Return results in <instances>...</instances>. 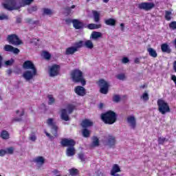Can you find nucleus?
Wrapping results in <instances>:
<instances>
[{
	"label": "nucleus",
	"mask_w": 176,
	"mask_h": 176,
	"mask_svg": "<svg viewBox=\"0 0 176 176\" xmlns=\"http://www.w3.org/2000/svg\"><path fill=\"white\" fill-rule=\"evenodd\" d=\"M76 52L78 51L76 48H74V47H69L66 49L65 54H67V56H69L76 53Z\"/></svg>",
	"instance_id": "nucleus-20"
},
{
	"label": "nucleus",
	"mask_w": 176,
	"mask_h": 176,
	"mask_svg": "<svg viewBox=\"0 0 176 176\" xmlns=\"http://www.w3.org/2000/svg\"><path fill=\"white\" fill-rule=\"evenodd\" d=\"M126 120L131 125V127H132L133 129H135V127L137 126V122L135 121V117H134L133 116H128L126 118Z\"/></svg>",
	"instance_id": "nucleus-16"
},
{
	"label": "nucleus",
	"mask_w": 176,
	"mask_h": 176,
	"mask_svg": "<svg viewBox=\"0 0 176 176\" xmlns=\"http://www.w3.org/2000/svg\"><path fill=\"white\" fill-rule=\"evenodd\" d=\"M60 118L62 120H65V122H68V120H69V116H68L66 109H61Z\"/></svg>",
	"instance_id": "nucleus-18"
},
{
	"label": "nucleus",
	"mask_w": 176,
	"mask_h": 176,
	"mask_svg": "<svg viewBox=\"0 0 176 176\" xmlns=\"http://www.w3.org/2000/svg\"><path fill=\"white\" fill-rule=\"evenodd\" d=\"M36 10H38L37 6H33L28 9V12L30 14L34 13V12H36Z\"/></svg>",
	"instance_id": "nucleus-41"
},
{
	"label": "nucleus",
	"mask_w": 176,
	"mask_h": 176,
	"mask_svg": "<svg viewBox=\"0 0 176 176\" xmlns=\"http://www.w3.org/2000/svg\"><path fill=\"white\" fill-rule=\"evenodd\" d=\"M33 162L37 164H40V166H43L45 164V158L42 156H38L33 160Z\"/></svg>",
	"instance_id": "nucleus-19"
},
{
	"label": "nucleus",
	"mask_w": 176,
	"mask_h": 176,
	"mask_svg": "<svg viewBox=\"0 0 176 176\" xmlns=\"http://www.w3.org/2000/svg\"><path fill=\"white\" fill-rule=\"evenodd\" d=\"M65 23L67 25H70L71 23L74 21V19L72 20L71 18H68V19H66L65 20Z\"/></svg>",
	"instance_id": "nucleus-49"
},
{
	"label": "nucleus",
	"mask_w": 176,
	"mask_h": 176,
	"mask_svg": "<svg viewBox=\"0 0 176 176\" xmlns=\"http://www.w3.org/2000/svg\"><path fill=\"white\" fill-rule=\"evenodd\" d=\"M48 99H49V102H48V105H52V104H54V98H53L52 95H48Z\"/></svg>",
	"instance_id": "nucleus-37"
},
{
	"label": "nucleus",
	"mask_w": 176,
	"mask_h": 176,
	"mask_svg": "<svg viewBox=\"0 0 176 176\" xmlns=\"http://www.w3.org/2000/svg\"><path fill=\"white\" fill-rule=\"evenodd\" d=\"M65 10H66L67 13H68V14H69V13H71V8H70V7H67L65 8Z\"/></svg>",
	"instance_id": "nucleus-60"
},
{
	"label": "nucleus",
	"mask_w": 176,
	"mask_h": 176,
	"mask_svg": "<svg viewBox=\"0 0 176 176\" xmlns=\"http://www.w3.org/2000/svg\"><path fill=\"white\" fill-rule=\"evenodd\" d=\"M26 23L31 24V23H32V19L31 18L26 19Z\"/></svg>",
	"instance_id": "nucleus-59"
},
{
	"label": "nucleus",
	"mask_w": 176,
	"mask_h": 176,
	"mask_svg": "<svg viewBox=\"0 0 176 176\" xmlns=\"http://www.w3.org/2000/svg\"><path fill=\"white\" fill-rule=\"evenodd\" d=\"M107 144L111 148H112V146H115V145H116V138L112 135H109Z\"/></svg>",
	"instance_id": "nucleus-15"
},
{
	"label": "nucleus",
	"mask_w": 176,
	"mask_h": 176,
	"mask_svg": "<svg viewBox=\"0 0 176 176\" xmlns=\"http://www.w3.org/2000/svg\"><path fill=\"white\" fill-rule=\"evenodd\" d=\"M169 28L173 30H176V21H173L169 23Z\"/></svg>",
	"instance_id": "nucleus-38"
},
{
	"label": "nucleus",
	"mask_w": 176,
	"mask_h": 176,
	"mask_svg": "<svg viewBox=\"0 0 176 176\" xmlns=\"http://www.w3.org/2000/svg\"><path fill=\"white\" fill-rule=\"evenodd\" d=\"M101 24H95V23H89L87 25L89 30H98V28H101Z\"/></svg>",
	"instance_id": "nucleus-27"
},
{
	"label": "nucleus",
	"mask_w": 176,
	"mask_h": 176,
	"mask_svg": "<svg viewBox=\"0 0 176 176\" xmlns=\"http://www.w3.org/2000/svg\"><path fill=\"white\" fill-rule=\"evenodd\" d=\"M92 145L93 146H100V140L97 136L93 137Z\"/></svg>",
	"instance_id": "nucleus-30"
},
{
	"label": "nucleus",
	"mask_w": 176,
	"mask_h": 176,
	"mask_svg": "<svg viewBox=\"0 0 176 176\" xmlns=\"http://www.w3.org/2000/svg\"><path fill=\"white\" fill-rule=\"evenodd\" d=\"M78 159H80V160L81 162H85V160H86V158H85V154L83 153H79L78 154Z\"/></svg>",
	"instance_id": "nucleus-46"
},
{
	"label": "nucleus",
	"mask_w": 176,
	"mask_h": 176,
	"mask_svg": "<svg viewBox=\"0 0 176 176\" xmlns=\"http://www.w3.org/2000/svg\"><path fill=\"white\" fill-rule=\"evenodd\" d=\"M166 142V138H158V144L160 145H163L164 142Z\"/></svg>",
	"instance_id": "nucleus-45"
},
{
	"label": "nucleus",
	"mask_w": 176,
	"mask_h": 176,
	"mask_svg": "<svg viewBox=\"0 0 176 176\" xmlns=\"http://www.w3.org/2000/svg\"><path fill=\"white\" fill-rule=\"evenodd\" d=\"M7 41L11 45H22L23 43V41L20 40V38H19V36L14 34L8 35L7 37Z\"/></svg>",
	"instance_id": "nucleus-8"
},
{
	"label": "nucleus",
	"mask_w": 176,
	"mask_h": 176,
	"mask_svg": "<svg viewBox=\"0 0 176 176\" xmlns=\"http://www.w3.org/2000/svg\"><path fill=\"white\" fill-rule=\"evenodd\" d=\"M116 78L119 80H124V79H126V76L124 74H120L116 76Z\"/></svg>",
	"instance_id": "nucleus-42"
},
{
	"label": "nucleus",
	"mask_w": 176,
	"mask_h": 176,
	"mask_svg": "<svg viewBox=\"0 0 176 176\" xmlns=\"http://www.w3.org/2000/svg\"><path fill=\"white\" fill-rule=\"evenodd\" d=\"M6 154V150L1 149L0 150V156L3 157L5 156Z\"/></svg>",
	"instance_id": "nucleus-52"
},
{
	"label": "nucleus",
	"mask_w": 176,
	"mask_h": 176,
	"mask_svg": "<svg viewBox=\"0 0 176 176\" xmlns=\"http://www.w3.org/2000/svg\"><path fill=\"white\" fill-rule=\"evenodd\" d=\"M121 31H124V23H120Z\"/></svg>",
	"instance_id": "nucleus-62"
},
{
	"label": "nucleus",
	"mask_w": 176,
	"mask_h": 176,
	"mask_svg": "<svg viewBox=\"0 0 176 176\" xmlns=\"http://www.w3.org/2000/svg\"><path fill=\"white\" fill-rule=\"evenodd\" d=\"M142 98L144 100V101L149 100V94H148L146 92H144L142 96Z\"/></svg>",
	"instance_id": "nucleus-40"
},
{
	"label": "nucleus",
	"mask_w": 176,
	"mask_h": 176,
	"mask_svg": "<svg viewBox=\"0 0 176 176\" xmlns=\"http://www.w3.org/2000/svg\"><path fill=\"white\" fill-rule=\"evenodd\" d=\"M84 46H85V47L87 49H93L94 47V45L93 44L91 40L86 41L84 43Z\"/></svg>",
	"instance_id": "nucleus-29"
},
{
	"label": "nucleus",
	"mask_w": 176,
	"mask_h": 176,
	"mask_svg": "<svg viewBox=\"0 0 176 176\" xmlns=\"http://www.w3.org/2000/svg\"><path fill=\"white\" fill-rule=\"evenodd\" d=\"M80 47H83V41H80L75 43L74 48L76 49L77 52L78 49H80Z\"/></svg>",
	"instance_id": "nucleus-34"
},
{
	"label": "nucleus",
	"mask_w": 176,
	"mask_h": 176,
	"mask_svg": "<svg viewBox=\"0 0 176 176\" xmlns=\"http://www.w3.org/2000/svg\"><path fill=\"white\" fill-rule=\"evenodd\" d=\"M34 0H5L3 7L6 10H19L24 5L31 4Z\"/></svg>",
	"instance_id": "nucleus-1"
},
{
	"label": "nucleus",
	"mask_w": 176,
	"mask_h": 176,
	"mask_svg": "<svg viewBox=\"0 0 176 176\" xmlns=\"http://www.w3.org/2000/svg\"><path fill=\"white\" fill-rule=\"evenodd\" d=\"M60 144L63 147L69 146V148H70L72 146H75L76 142L73 139L63 138L60 141Z\"/></svg>",
	"instance_id": "nucleus-10"
},
{
	"label": "nucleus",
	"mask_w": 176,
	"mask_h": 176,
	"mask_svg": "<svg viewBox=\"0 0 176 176\" xmlns=\"http://www.w3.org/2000/svg\"><path fill=\"white\" fill-rule=\"evenodd\" d=\"M6 152L7 155H13L14 153V148L13 147H8L6 149Z\"/></svg>",
	"instance_id": "nucleus-35"
},
{
	"label": "nucleus",
	"mask_w": 176,
	"mask_h": 176,
	"mask_svg": "<svg viewBox=\"0 0 176 176\" xmlns=\"http://www.w3.org/2000/svg\"><path fill=\"white\" fill-rule=\"evenodd\" d=\"M101 36H102V34L100 32H93L91 34L92 39H98V38H101Z\"/></svg>",
	"instance_id": "nucleus-28"
},
{
	"label": "nucleus",
	"mask_w": 176,
	"mask_h": 176,
	"mask_svg": "<svg viewBox=\"0 0 176 176\" xmlns=\"http://www.w3.org/2000/svg\"><path fill=\"white\" fill-rule=\"evenodd\" d=\"M74 91L76 94L80 96V97H85V96H86V89L82 86H76L74 89Z\"/></svg>",
	"instance_id": "nucleus-11"
},
{
	"label": "nucleus",
	"mask_w": 176,
	"mask_h": 176,
	"mask_svg": "<svg viewBox=\"0 0 176 176\" xmlns=\"http://www.w3.org/2000/svg\"><path fill=\"white\" fill-rule=\"evenodd\" d=\"M3 49H4L5 52H12L13 46L10 45H6L4 46Z\"/></svg>",
	"instance_id": "nucleus-36"
},
{
	"label": "nucleus",
	"mask_w": 176,
	"mask_h": 176,
	"mask_svg": "<svg viewBox=\"0 0 176 176\" xmlns=\"http://www.w3.org/2000/svg\"><path fill=\"white\" fill-rule=\"evenodd\" d=\"M72 24L75 30H83L85 28V23L78 19H73Z\"/></svg>",
	"instance_id": "nucleus-12"
},
{
	"label": "nucleus",
	"mask_w": 176,
	"mask_h": 176,
	"mask_svg": "<svg viewBox=\"0 0 176 176\" xmlns=\"http://www.w3.org/2000/svg\"><path fill=\"white\" fill-rule=\"evenodd\" d=\"M147 52L151 57H153V58H156V57H157V52H156L155 49L152 47L147 48Z\"/></svg>",
	"instance_id": "nucleus-21"
},
{
	"label": "nucleus",
	"mask_w": 176,
	"mask_h": 176,
	"mask_svg": "<svg viewBox=\"0 0 176 176\" xmlns=\"http://www.w3.org/2000/svg\"><path fill=\"white\" fill-rule=\"evenodd\" d=\"M69 113H72L74 112V110L75 109V107L73 105H69L67 107Z\"/></svg>",
	"instance_id": "nucleus-47"
},
{
	"label": "nucleus",
	"mask_w": 176,
	"mask_h": 176,
	"mask_svg": "<svg viewBox=\"0 0 176 176\" xmlns=\"http://www.w3.org/2000/svg\"><path fill=\"white\" fill-rule=\"evenodd\" d=\"M67 156H74L75 155V147H68L66 150Z\"/></svg>",
	"instance_id": "nucleus-26"
},
{
	"label": "nucleus",
	"mask_w": 176,
	"mask_h": 176,
	"mask_svg": "<svg viewBox=\"0 0 176 176\" xmlns=\"http://www.w3.org/2000/svg\"><path fill=\"white\" fill-rule=\"evenodd\" d=\"M135 64H140V58H136L134 60Z\"/></svg>",
	"instance_id": "nucleus-63"
},
{
	"label": "nucleus",
	"mask_w": 176,
	"mask_h": 176,
	"mask_svg": "<svg viewBox=\"0 0 176 176\" xmlns=\"http://www.w3.org/2000/svg\"><path fill=\"white\" fill-rule=\"evenodd\" d=\"M12 72H13V70H12V69H9L6 71V73L8 74V75H9V76H10V75H12Z\"/></svg>",
	"instance_id": "nucleus-57"
},
{
	"label": "nucleus",
	"mask_w": 176,
	"mask_h": 176,
	"mask_svg": "<svg viewBox=\"0 0 176 176\" xmlns=\"http://www.w3.org/2000/svg\"><path fill=\"white\" fill-rule=\"evenodd\" d=\"M138 9L140 10H145L146 12H149L155 8V3L152 2H142L138 4Z\"/></svg>",
	"instance_id": "nucleus-9"
},
{
	"label": "nucleus",
	"mask_w": 176,
	"mask_h": 176,
	"mask_svg": "<svg viewBox=\"0 0 176 176\" xmlns=\"http://www.w3.org/2000/svg\"><path fill=\"white\" fill-rule=\"evenodd\" d=\"M43 57H44V58H45V60H49L50 58H51L52 55L49 52L44 51L43 52Z\"/></svg>",
	"instance_id": "nucleus-39"
},
{
	"label": "nucleus",
	"mask_w": 176,
	"mask_h": 176,
	"mask_svg": "<svg viewBox=\"0 0 176 176\" xmlns=\"http://www.w3.org/2000/svg\"><path fill=\"white\" fill-rule=\"evenodd\" d=\"M23 119L21 118H15L12 119V122H21Z\"/></svg>",
	"instance_id": "nucleus-55"
},
{
	"label": "nucleus",
	"mask_w": 176,
	"mask_h": 176,
	"mask_svg": "<svg viewBox=\"0 0 176 176\" xmlns=\"http://www.w3.org/2000/svg\"><path fill=\"white\" fill-rule=\"evenodd\" d=\"M14 63V59L11 58L10 60H6L5 62L6 65H12Z\"/></svg>",
	"instance_id": "nucleus-48"
},
{
	"label": "nucleus",
	"mask_w": 176,
	"mask_h": 176,
	"mask_svg": "<svg viewBox=\"0 0 176 176\" xmlns=\"http://www.w3.org/2000/svg\"><path fill=\"white\" fill-rule=\"evenodd\" d=\"M2 61H3V57L0 54V68H2Z\"/></svg>",
	"instance_id": "nucleus-58"
},
{
	"label": "nucleus",
	"mask_w": 176,
	"mask_h": 176,
	"mask_svg": "<svg viewBox=\"0 0 176 176\" xmlns=\"http://www.w3.org/2000/svg\"><path fill=\"white\" fill-rule=\"evenodd\" d=\"M116 173H120V168L119 167V165L114 164L111 170V175H115Z\"/></svg>",
	"instance_id": "nucleus-25"
},
{
	"label": "nucleus",
	"mask_w": 176,
	"mask_h": 176,
	"mask_svg": "<svg viewBox=\"0 0 176 176\" xmlns=\"http://www.w3.org/2000/svg\"><path fill=\"white\" fill-rule=\"evenodd\" d=\"M171 80L174 82L175 87H176V76L175 75H172L171 76Z\"/></svg>",
	"instance_id": "nucleus-56"
},
{
	"label": "nucleus",
	"mask_w": 176,
	"mask_h": 176,
	"mask_svg": "<svg viewBox=\"0 0 176 176\" xmlns=\"http://www.w3.org/2000/svg\"><path fill=\"white\" fill-rule=\"evenodd\" d=\"M173 69L175 70V72H176V60L173 63Z\"/></svg>",
	"instance_id": "nucleus-64"
},
{
	"label": "nucleus",
	"mask_w": 176,
	"mask_h": 176,
	"mask_svg": "<svg viewBox=\"0 0 176 176\" xmlns=\"http://www.w3.org/2000/svg\"><path fill=\"white\" fill-rule=\"evenodd\" d=\"M60 71V65H53L50 69V76H57Z\"/></svg>",
	"instance_id": "nucleus-13"
},
{
	"label": "nucleus",
	"mask_w": 176,
	"mask_h": 176,
	"mask_svg": "<svg viewBox=\"0 0 176 176\" xmlns=\"http://www.w3.org/2000/svg\"><path fill=\"white\" fill-rule=\"evenodd\" d=\"M11 52L14 53V54H19L20 53V50L13 47L12 51Z\"/></svg>",
	"instance_id": "nucleus-50"
},
{
	"label": "nucleus",
	"mask_w": 176,
	"mask_h": 176,
	"mask_svg": "<svg viewBox=\"0 0 176 176\" xmlns=\"http://www.w3.org/2000/svg\"><path fill=\"white\" fill-rule=\"evenodd\" d=\"M16 22L17 23V24H20V23H21V18L17 17Z\"/></svg>",
	"instance_id": "nucleus-61"
},
{
	"label": "nucleus",
	"mask_w": 176,
	"mask_h": 176,
	"mask_svg": "<svg viewBox=\"0 0 176 176\" xmlns=\"http://www.w3.org/2000/svg\"><path fill=\"white\" fill-rule=\"evenodd\" d=\"M94 19L95 23H98L100 21V13L97 11L93 12Z\"/></svg>",
	"instance_id": "nucleus-32"
},
{
	"label": "nucleus",
	"mask_w": 176,
	"mask_h": 176,
	"mask_svg": "<svg viewBox=\"0 0 176 176\" xmlns=\"http://www.w3.org/2000/svg\"><path fill=\"white\" fill-rule=\"evenodd\" d=\"M71 78L74 83H81L82 86L86 85V80L83 77V72L78 69H74L71 72Z\"/></svg>",
	"instance_id": "nucleus-4"
},
{
	"label": "nucleus",
	"mask_w": 176,
	"mask_h": 176,
	"mask_svg": "<svg viewBox=\"0 0 176 176\" xmlns=\"http://www.w3.org/2000/svg\"><path fill=\"white\" fill-rule=\"evenodd\" d=\"M171 14L172 12L171 11H165V20H166L167 21H170L171 20Z\"/></svg>",
	"instance_id": "nucleus-33"
},
{
	"label": "nucleus",
	"mask_w": 176,
	"mask_h": 176,
	"mask_svg": "<svg viewBox=\"0 0 176 176\" xmlns=\"http://www.w3.org/2000/svg\"><path fill=\"white\" fill-rule=\"evenodd\" d=\"M69 173L70 175H72V176L79 175V170L75 168H72L69 169Z\"/></svg>",
	"instance_id": "nucleus-31"
},
{
	"label": "nucleus",
	"mask_w": 176,
	"mask_h": 176,
	"mask_svg": "<svg viewBox=\"0 0 176 176\" xmlns=\"http://www.w3.org/2000/svg\"><path fill=\"white\" fill-rule=\"evenodd\" d=\"M157 105L158 107V111L162 115H166V113H170L171 112L170 105L163 99H158Z\"/></svg>",
	"instance_id": "nucleus-6"
},
{
	"label": "nucleus",
	"mask_w": 176,
	"mask_h": 176,
	"mask_svg": "<svg viewBox=\"0 0 176 176\" xmlns=\"http://www.w3.org/2000/svg\"><path fill=\"white\" fill-rule=\"evenodd\" d=\"M129 58H127V57H124L122 58V63L124 64H127V63H129Z\"/></svg>",
	"instance_id": "nucleus-53"
},
{
	"label": "nucleus",
	"mask_w": 176,
	"mask_h": 176,
	"mask_svg": "<svg viewBox=\"0 0 176 176\" xmlns=\"http://www.w3.org/2000/svg\"><path fill=\"white\" fill-rule=\"evenodd\" d=\"M91 134V132L90 131V130H89L87 128H82V137H84V138H89Z\"/></svg>",
	"instance_id": "nucleus-23"
},
{
	"label": "nucleus",
	"mask_w": 176,
	"mask_h": 176,
	"mask_svg": "<svg viewBox=\"0 0 176 176\" xmlns=\"http://www.w3.org/2000/svg\"><path fill=\"white\" fill-rule=\"evenodd\" d=\"M161 50L162 53H167L168 54H170V53H171V48H170V46L167 43L162 44Z\"/></svg>",
	"instance_id": "nucleus-17"
},
{
	"label": "nucleus",
	"mask_w": 176,
	"mask_h": 176,
	"mask_svg": "<svg viewBox=\"0 0 176 176\" xmlns=\"http://www.w3.org/2000/svg\"><path fill=\"white\" fill-rule=\"evenodd\" d=\"M98 86L100 87V93L101 94H108V91H109V84L105 80H99Z\"/></svg>",
	"instance_id": "nucleus-7"
},
{
	"label": "nucleus",
	"mask_w": 176,
	"mask_h": 176,
	"mask_svg": "<svg viewBox=\"0 0 176 176\" xmlns=\"http://www.w3.org/2000/svg\"><path fill=\"white\" fill-rule=\"evenodd\" d=\"M120 100H121L120 96H119V95H114L113 96V102H119L120 101Z\"/></svg>",
	"instance_id": "nucleus-43"
},
{
	"label": "nucleus",
	"mask_w": 176,
	"mask_h": 176,
	"mask_svg": "<svg viewBox=\"0 0 176 176\" xmlns=\"http://www.w3.org/2000/svg\"><path fill=\"white\" fill-rule=\"evenodd\" d=\"M104 23L107 25H111V27L116 25V20L112 18L105 20Z\"/></svg>",
	"instance_id": "nucleus-24"
},
{
	"label": "nucleus",
	"mask_w": 176,
	"mask_h": 176,
	"mask_svg": "<svg viewBox=\"0 0 176 176\" xmlns=\"http://www.w3.org/2000/svg\"><path fill=\"white\" fill-rule=\"evenodd\" d=\"M8 17L5 14H0V20H8Z\"/></svg>",
	"instance_id": "nucleus-51"
},
{
	"label": "nucleus",
	"mask_w": 176,
	"mask_h": 176,
	"mask_svg": "<svg viewBox=\"0 0 176 176\" xmlns=\"http://www.w3.org/2000/svg\"><path fill=\"white\" fill-rule=\"evenodd\" d=\"M30 141H36V136L35 135H32L30 137Z\"/></svg>",
	"instance_id": "nucleus-54"
},
{
	"label": "nucleus",
	"mask_w": 176,
	"mask_h": 176,
	"mask_svg": "<svg viewBox=\"0 0 176 176\" xmlns=\"http://www.w3.org/2000/svg\"><path fill=\"white\" fill-rule=\"evenodd\" d=\"M93 124H94V122L89 119L82 120L80 123V126L82 129H89V127L93 126Z\"/></svg>",
	"instance_id": "nucleus-14"
},
{
	"label": "nucleus",
	"mask_w": 176,
	"mask_h": 176,
	"mask_svg": "<svg viewBox=\"0 0 176 176\" xmlns=\"http://www.w3.org/2000/svg\"><path fill=\"white\" fill-rule=\"evenodd\" d=\"M23 67L24 69H32V72L28 70L25 72L23 74V76L25 80H31L36 75V68L34 63L31 60H25L23 63Z\"/></svg>",
	"instance_id": "nucleus-2"
},
{
	"label": "nucleus",
	"mask_w": 176,
	"mask_h": 176,
	"mask_svg": "<svg viewBox=\"0 0 176 176\" xmlns=\"http://www.w3.org/2000/svg\"><path fill=\"white\" fill-rule=\"evenodd\" d=\"M0 137L2 140H9V138H10V134H9L8 131L3 130L0 134Z\"/></svg>",
	"instance_id": "nucleus-22"
},
{
	"label": "nucleus",
	"mask_w": 176,
	"mask_h": 176,
	"mask_svg": "<svg viewBox=\"0 0 176 176\" xmlns=\"http://www.w3.org/2000/svg\"><path fill=\"white\" fill-rule=\"evenodd\" d=\"M100 118L105 124H113L118 120V115L112 110L102 113Z\"/></svg>",
	"instance_id": "nucleus-3"
},
{
	"label": "nucleus",
	"mask_w": 176,
	"mask_h": 176,
	"mask_svg": "<svg viewBox=\"0 0 176 176\" xmlns=\"http://www.w3.org/2000/svg\"><path fill=\"white\" fill-rule=\"evenodd\" d=\"M47 124H48V126H50L52 130V134H53L54 136L50 135V133H47V131H45V134L47 135V137H49L51 141H53L54 138H57V137H58V126L56 125V122H54L53 118H48V120H47Z\"/></svg>",
	"instance_id": "nucleus-5"
},
{
	"label": "nucleus",
	"mask_w": 176,
	"mask_h": 176,
	"mask_svg": "<svg viewBox=\"0 0 176 176\" xmlns=\"http://www.w3.org/2000/svg\"><path fill=\"white\" fill-rule=\"evenodd\" d=\"M43 12L44 14H48L49 16H50L52 14V10L49 8H44Z\"/></svg>",
	"instance_id": "nucleus-44"
}]
</instances>
